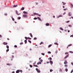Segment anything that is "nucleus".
Here are the masks:
<instances>
[{"label":"nucleus","instance_id":"1","mask_svg":"<svg viewBox=\"0 0 73 73\" xmlns=\"http://www.w3.org/2000/svg\"><path fill=\"white\" fill-rule=\"evenodd\" d=\"M33 14L34 15H37L38 16H39L40 17L41 16V15L39 14H38L36 13H34Z\"/></svg>","mask_w":73,"mask_h":73},{"label":"nucleus","instance_id":"2","mask_svg":"<svg viewBox=\"0 0 73 73\" xmlns=\"http://www.w3.org/2000/svg\"><path fill=\"white\" fill-rule=\"evenodd\" d=\"M23 17H24L25 18H27L28 17V15H23Z\"/></svg>","mask_w":73,"mask_h":73},{"label":"nucleus","instance_id":"3","mask_svg":"<svg viewBox=\"0 0 73 73\" xmlns=\"http://www.w3.org/2000/svg\"><path fill=\"white\" fill-rule=\"evenodd\" d=\"M3 45H7L8 44V43L6 42H3Z\"/></svg>","mask_w":73,"mask_h":73},{"label":"nucleus","instance_id":"4","mask_svg":"<svg viewBox=\"0 0 73 73\" xmlns=\"http://www.w3.org/2000/svg\"><path fill=\"white\" fill-rule=\"evenodd\" d=\"M69 55L68 54L65 57H64V59H66L67 58H68V57H69Z\"/></svg>","mask_w":73,"mask_h":73},{"label":"nucleus","instance_id":"5","mask_svg":"<svg viewBox=\"0 0 73 73\" xmlns=\"http://www.w3.org/2000/svg\"><path fill=\"white\" fill-rule=\"evenodd\" d=\"M64 64H68V62H67V61L66 60L64 62Z\"/></svg>","mask_w":73,"mask_h":73},{"label":"nucleus","instance_id":"6","mask_svg":"<svg viewBox=\"0 0 73 73\" xmlns=\"http://www.w3.org/2000/svg\"><path fill=\"white\" fill-rule=\"evenodd\" d=\"M72 44H70L69 45H68V46L67 47V48H68L69 47V46H72Z\"/></svg>","mask_w":73,"mask_h":73},{"label":"nucleus","instance_id":"7","mask_svg":"<svg viewBox=\"0 0 73 73\" xmlns=\"http://www.w3.org/2000/svg\"><path fill=\"white\" fill-rule=\"evenodd\" d=\"M37 19H39L40 21H42V20H41V18H40V17H38Z\"/></svg>","mask_w":73,"mask_h":73},{"label":"nucleus","instance_id":"8","mask_svg":"<svg viewBox=\"0 0 73 73\" xmlns=\"http://www.w3.org/2000/svg\"><path fill=\"white\" fill-rule=\"evenodd\" d=\"M16 13L17 15H20V14H18V13H17V10L16 11Z\"/></svg>","mask_w":73,"mask_h":73},{"label":"nucleus","instance_id":"9","mask_svg":"<svg viewBox=\"0 0 73 73\" xmlns=\"http://www.w3.org/2000/svg\"><path fill=\"white\" fill-rule=\"evenodd\" d=\"M13 58H14V56L13 55L12 56L11 59V61H12V60H13Z\"/></svg>","mask_w":73,"mask_h":73},{"label":"nucleus","instance_id":"10","mask_svg":"<svg viewBox=\"0 0 73 73\" xmlns=\"http://www.w3.org/2000/svg\"><path fill=\"white\" fill-rule=\"evenodd\" d=\"M68 16H72V15H71V14H70V13L69 12L68 13Z\"/></svg>","mask_w":73,"mask_h":73},{"label":"nucleus","instance_id":"11","mask_svg":"<svg viewBox=\"0 0 73 73\" xmlns=\"http://www.w3.org/2000/svg\"><path fill=\"white\" fill-rule=\"evenodd\" d=\"M70 7H71V8H73V4H70Z\"/></svg>","mask_w":73,"mask_h":73},{"label":"nucleus","instance_id":"12","mask_svg":"<svg viewBox=\"0 0 73 73\" xmlns=\"http://www.w3.org/2000/svg\"><path fill=\"white\" fill-rule=\"evenodd\" d=\"M39 64H41V62H39L37 63V65H39Z\"/></svg>","mask_w":73,"mask_h":73},{"label":"nucleus","instance_id":"13","mask_svg":"<svg viewBox=\"0 0 73 73\" xmlns=\"http://www.w3.org/2000/svg\"><path fill=\"white\" fill-rule=\"evenodd\" d=\"M17 7V5H13V7H14V8H15L16 7Z\"/></svg>","mask_w":73,"mask_h":73},{"label":"nucleus","instance_id":"14","mask_svg":"<svg viewBox=\"0 0 73 73\" xmlns=\"http://www.w3.org/2000/svg\"><path fill=\"white\" fill-rule=\"evenodd\" d=\"M19 72H20V70H17L16 71V73H19Z\"/></svg>","mask_w":73,"mask_h":73},{"label":"nucleus","instance_id":"15","mask_svg":"<svg viewBox=\"0 0 73 73\" xmlns=\"http://www.w3.org/2000/svg\"><path fill=\"white\" fill-rule=\"evenodd\" d=\"M23 12L24 14H27V12H26V11H23Z\"/></svg>","mask_w":73,"mask_h":73},{"label":"nucleus","instance_id":"16","mask_svg":"<svg viewBox=\"0 0 73 73\" xmlns=\"http://www.w3.org/2000/svg\"><path fill=\"white\" fill-rule=\"evenodd\" d=\"M46 26H49V24L48 23H46Z\"/></svg>","mask_w":73,"mask_h":73},{"label":"nucleus","instance_id":"17","mask_svg":"<svg viewBox=\"0 0 73 73\" xmlns=\"http://www.w3.org/2000/svg\"><path fill=\"white\" fill-rule=\"evenodd\" d=\"M29 34H30V36H31V37H33V35H32V33H30Z\"/></svg>","mask_w":73,"mask_h":73},{"label":"nucleus","instance_id":"18","mask_svg":"<svg viewBox=\"0 0 73 73\" xmlns=\"http://www.w3.org/2000/svg\"><path fill=\"white\" fill-rule=\"evenodd\" d=\"M50 64H53V61H52L51 60H50Z\"/></svg>","mask_w":73,"mask_h":73},{"label":"nucleus","instance_id":"19","mask_svg":"<svg viewBox=\"0 0 73 73\" xmlns=\"http://www.w3.org/2000/svg\"><path fill=\"white\" fill-rule=\"evenodd\" d=\"M11 18L13 21H15V19H14V18L13 17H12Z\"/></svg>","mask_w":73,"mask_h":73},{"label":"nucleus","instance_id":"20","mask_svg":"<svg viewBox=\"0 0 73 73\" xmlns=\"http://www.w3.org/2000/svg\"><path fill=\"white\" fill-rule=\"evenodd\" d=\"M24 10V7H23L21 9V10L23 11V10Z\"/></svg>","mask_w":73,"mask_h":73},{"label":"nucleus","instance_id":"21","mask_svg":"<svg viewBox=\"0 0 73 73\" xmlns=\"http://www.w3.org/2000/svg\"><path fill=\"white\" fill-rule=\"evenodd\" d=\"M25 44H27V40H25Z\"/></svg>","mask_w":73,"mask_h":73},{"label":"nucleus","instance_id":"22","mask_svg":"<svg viewBox=\"0 0 73 73\" xmlns=\"http://www.w3.org/2000/svg\"><path fill=\"white\" fill-rule=\"evenodd\" d=\"M65 67H66V68H67L68 67V65L67 64H65L64 65Z\"/></svg>","mask_w":73,"mask_h":73},{"label":"nucleus","instance_id":"23","mask_svg":"<svg viewBox=\"0 0 73 73\" xmlns=\"http://www.w3.org/2000/svg\"><path fill=\"white\" fill-rule=\"evenodd\" d=\"M54 44H55V45H58V44L57 43H54Z\"/></svg>","mask_w":73,"mask_h":73},{"label":"nucleus","instance_id":"24","mask_svg":"<svg viewBox=\"0 0 73 73\" xmlns=\"http://www.w3.org/2000/svg\"><path fill=\"white\" fill-rule=\"evenodd\" d=\"M60 17H62V16L61 15H60L58 17V18H59Z\"/></svg>","mask_w":73,"mask_h":73},{"label":"nucleus","instance_id":"25","mask_svg":"<svg viewBox=\"0 0 73 73\" xmlns=\"http://www.w3.org/2000/svg\"><path fill=\"white\" fill-rule=\"evenodd\" d=\"M52 46V44H50L49 45H48V47L50 48V46Z\"/></svg>","mask_w":73,"mask_h":73},{"label":"nucleus","instance_id":"26","mask_svg":"<svg viewBox=\"0 0 73 73\" xmlns=\"http://www.w3.org/2000/svg\"><path fill=\"white\" fill-rule=\"evenodd\" d=\"M37 72H38V73H40V72H41V71L40 70H38L37 71Z\"/></svg>","mask_w":73,"mask_h":73},{"label":"nucleus","instance_id":"27","mask_svg":"<svg viewBox=\"0 0 73 73\" xmlns=\"http://www.w3.org/2000/svg\"><path fill=\"white\" fill-rule=\"evenodd\" d=\"M60 29L61 30H62V31H63L64 30V29H62V28H60Z\"/></svg>","mask_w":73,"mask_h":73},{"label":"nucleus","instance_id":"28","mask_svg":"<svg viewBox=\"0 0 73 73\" xmlns=\"http://www.w3.org/2000/svg\"><path fill=\"white\" fill-rule=\"evenodd\" d=\"M70 22V21H68L66 22V23H69Z\"/></svg>","mask_w":73,"mask_h":73},{"label":"nucleus","instance_id":"29","mask_svg":"<svg viewBox=\"0 0 73 73\" xmlns=\"http://www.w3.org/2000/svg\"><path fill=\"white\" fill-rule=\"evenodd\" d=\"M6 47L7 49H9V46H8V45H7Z\"/></svg>","mask_w":73,"mask_h":73},{"label":"nucleus","instance_id":"30","mask_svg":"<svg viewBox=\"0 0 73 73\" xmlns=\"http://www.w3.org/2000/svg\"><path fill=\"white\" fill-rule=\"evenodd\" d=\"M65 71L66 72H68V69H67V68L65 69Z\"/></svg>","mask_w":73,"mask_h":73},{"label":"nucleus","instance_id":"31","mask_svg":"<svg viewBox=\"0 0 73 73\" xmlns=\"http://www.w3.org/2000/svg\"><path fill=\"white\" fill-rule=\"evenodd\" d=\"M69 54V52H66L65 53V54Z\"/></svg>","mask_w":73,"mask_h":73},{"label":"nucleus","instance_id":"32","mask_svg":"<svg viewBox=\"0 0 73 73\" xmlns=\"http://www.w3.org/2000/svg\"><path fill=\"white\" fill-rule=\"evenodd\" d=\"M34 40H37V38L36 37H35L34 38Z\"/></svg>","mask_w":73,"mask_h":73},{"label":"nucleus","instance_id":"33","mask_svg":"<svg viewBox=\"0 0 73 73\" xmlns=\"http://www.w3.org/2000/svg\"><path fill=\"white\" fill-rule=\"evenodd\" d=\"M7 65H9V66L11 65V64H10L9 63H8V64H7Z\"/></svg>","mask_w":73,"mask_h":73},{"label":"nucleus","instance_id":"34","mask_svg":"<svg viewBox=\"0 0 73 73\" xmlns=\"http://www.w3.org/2000/svg\"><path fill=\"white\" fill-rule=\"evenodd\" d=\"M34 66H35L36 67H38V66L37 65H34Z\"/></svg>","mask_w":73,"mask_h":73},{"label":"nucleus","instance_id":"35","mask_svg":"<svg viewBox=\"0 0 73 73\" xmlns=\"http://www.w3.org/2000/svg\"><path fill=\"white\" fill-rule=\"evenodd\" d=\"M20 45H22V44H23V42H21L20 44Z\"/></svg>","mask_w":73,"mask_h":73},{"label":"nucleus","instance_id":"36","mask_svg":"<svg viewBox=\"0 0 73 73\" xmlns=\"http://www.w3.org/2000/svg\"><path fill=\"white\" fill-rule=\"evenodd\" d=\"M48 53H49V54H51V52L50 51H48Z\"/></svg>","mask_w":73,"mask_h":73},{"label":"nucleus","instance_id":"37","mask_svg":"<svg viewBox=\"0 0 73 73\" xmlns=\"http://www.w3.org/2000/svg\"><path fill=\"white\" fill-rule=\"evenodd\" d=\"M49 59L50 60H52V59L51 58H48V60H49Z\"/></svg>","mask_w":73,"mask_h":73},{"label":"nucleus","instance_id":"38","mask_svg":"<svg viewBox=\"0 0 73 73\" xmlns=\"http://www.w3.org/2000/svg\"><path fill=\"white\" fill-rule=\"evenodd\" d=\"M25 39L26 40H28V37L27 38V37L26 36L25 37Z\"/></svg>","mask_w":73,"mask_h":73},{"label":"nucleus","instance_id":"39","mask_svg":"<svg viewBox=\"0 0 73 73\" xmlns=\"http://www.w3.org/2000/svg\"><path fill=\"white\" fill-rule=\"evenodd\" d=\"M41 54H42V55H43V56H44V55H45V54H44V53H42Z\"/></svg>","mask_w":73,"mask_h":73},{"label":"nucleus","instance_id":"40","mask_svg":"<svg viewBox=\"0 0 73 73\" xmlns=\"http://www.w3.org/2000/svg\"><path fill=\"white\" fill-rule=\"evenodd\" d=\"M14 47L15 48H17V45H15L14 46Z\"/></svg>","mask_w":73,"mask_h":73},{"label":"nucleus","instance_id":"41","mask_svg":"<svg viewBox=\"0 0 73 73\" xmlns=\"http://www.w3.org/2000/svg\"><path fill=\"white\" fill-rule=\"evenodd\" d=\"M9 49H7L6 50V52H8V51H9Z\"/></svg>","mask_w":73,"mask_h":73},{"label":"nucleus","instance_id":"42","mask_svg":"<svg viewBox=\"0 0 73 73\" xmlns=\"http://www.w3.org/2000/svg\"><path fill=\"white\" fill-rule=\"evenodd\" d=\"M28 39H29V40H31V38L28 37Z\"/></svg>","mask_w":73,"mask_h":73},{"label":"nucleus","instance_id":"43","mask_svg":"<svg viewBox=\"0 0 73 73\" xmlns=\"http://www.w3.org/2000/svg\"><path fill=\"white\" fill-rule=\"evenodd\" d=\"M28 42H30V43H31L32 42L30 40H29Z\"/></svg>","mask_w":73,"mask_h":73},{"label":"nucleus","instance_id":"44","mask_svg":"<svg viewBox=\"0 0 73 73\" xmlns=\"http://www.w3.org/2000/svg\"><path fill=\"white\" fill-rule=\"evenodd\" d=\"M52 71H53V70L52 69H50V72H52Z\"/></svg>","mask_w":73,"mask_h":73},{"label":"nucleus","instance_id":"45","mask_svg":"<svg viewBox=\"0 0 73 73\" xmlns=\"http://www.w3.org/2000/svg\"><path fill=\"white\" fill-rule=\"evenodd\" d=\"M37 18L35 17L34 18V20H37Z\"/></svg>","mask_w":73,"mask_h":73},{"label":"nucleus","instance_id":"46","mask_svg":"<svg viewBox=\"0 0 73 73\" xmlns=\"http://www.w3.org/2000/svg\"><path fill=\"white\" fill-rule=\"evenodd\" d=\"M30 66L31 68H32V65H30Z\"/></svg>","mask_w":73,"mask_h":73},{"label":"nucleus","instance_id":"47","mask_svg":"<svg viewBox=\"0 0 73 73\" xmlns=\"http://www.w3.org/2000/svg\"><path fill=\"white\" fill-rule=\"evenodd\" d=\"M43 44V42H40V45H41V44Z\"/></svg>","mask_w":73,"mask_h":73},{"label":"nucleus","instance_id":"48","mask_svg":"<svg viewBox=\"0 0 73 73\" xmlns=\"http://www.w3.org/2000/svg\"><path fill=\"white\" fill-rule=\"evenodd\" d=\"M64 11H66V10H67V9H63Z\"/></svg>","mask_w":73,"mask_h":73},{"label":"nucleus","instance_id":"49","mask_svg":"<svg viewBox=\"0 0 73 73\" xmlns=\"http://www.w3.org/2000/svg\"><path fill=\"white\" fill-rule=\"evenodd\" d=\"M70 37H73V35H70Z\"/></svg>","mask_w":73,"mask_h":73},{"label":"nucleus","instance_id":"50","mask_svg":"<svg viewBox=\"0 0 73 73\" xmlns=\"http://www.w3.org/2000/svg\"><path fill=\"white\" fill-rule=\"evenodd\" d=\"M18 19L19 20H20L21 19V17H18Z\"/></svg>","mask_w":73,"mask_h":73},{"label":"nucleus","instance_id":"51","mask_svg":"<svg viewBox=\"0 0 73 73\" xmlns=\"http://www.w3.org/2000/svg\"><path fill=\"white\" fill-rule=\"evenodd\" d=\"M36 71H37L38 70V69L37 68H36Z\"/></svg>","mask_w":73,"mask_h":73},{"label":"nucleus","instance_id":"52","mask_svg":"<svg viewBox=\"0 0 73 73\" xmlns=\"http://www.w3.org/2000/svg\"><path fill=\"white\" fill-rule=\"evenodd\" d=\"M58 52V51L57 50L55 52L56 53H57Z\"/></svg>","mask_w":73,"mask_h":73},{"label":"nucleus","instance_id":"53","mask_svg":"<svg viewBox=\"0 0 73 73\" xmlns=\"http://www.w3.org/2000/svg\"><path fill=\"white\" fill-rule=\"evenodd\" d=\"M4 15H5V16H7V13H5V14Z\"/></svg>","mask_w":73,"mask_h":73},{"label":"nucleus","instance_id":"54","mask_svg":"<svg viewBox=\"0 0 73 73\" xmlns=\"http://www.w3.org/2000/svg\"><path fill=\"white\" fill-rule=\"evenodd\" d=\"M49 62H47L46 64H49Z\"/></svg>","mask_w":73,"mask_h":73},{"label":"nucleus","instance_id":"55","mask_svg":"<svg viewBox=\"0 0 73 73\" xmlns=\"http://www.w3.org/2000/svg\"><path fill=\"white\" fill-rule=\"evenodd\" d=\"M40 61H41V62H42L43 60H42V59H41L40 60Z\"/></svg>","mask_w":73,"mask_h":73},{"label":"nucleus","instance_id":"56","mask_svg":"<svg viewBox=\"0 0 73 73\" xmlns=\"http://www.w3.org/2000/svg\"><path fill=\"white\" fill-rule=\"evenodd\" d=\"M20 72H21V73H22V72H23V70H21L20 71Z\"/></svg>","mask_w":73,"mask_h":73},{"label":"nucleus","instance_id":"57","mask_svg":"<svg viewBox=\"0 0 73 73\" xmlns=\"http://www.w3.org/2000/svg\"><path fill=\"white\" fill-rule=\"evenodd\" d=\"M60 72H62V70L61 69H60Z\"/></svg>","mask_w":73,"mask_h":73},{"label":"nucleus","instance_id":"58","mask_svg":"<svg viewBox=\"0 0 73 73\" xmlns=\"http://www.w3.org/2000/svg\"><path fill=\"white\" fill-rule=\"evenodd\" d=\"M73 72V70H72L71 71V73H72V72Z\"/></svg>","mask_w":73,"mask_h":73},{"label":"nucleus","instance_id":"59","mask_svg":"<svg viewBox=\"0 0 73 73\" xmlns=\"http://www.w3.org/2000/svg\"><path fill=\"white\" fill-rule=\"evenodd\" d=\"M63 5H65V4H66V3H63Z\"/></svg>","mask_w":73,"mask_h":73},{"label":"nucleus","instance_id":"60","mask_svg":"<svg viewBox=\"0 0 73 73\" xmlns=\"http://www.w3.org/2000/svg\"><path fill=\"white\" fill-rule=\"evenodd\" d=\"M0 37L1 38L2 37V36L0 35Z\"/></svg>","mask_w":73,"mask_h":73},{"label":"nucleus","instance_id":"61","mask_svg":"<svg viewBox=\"0 0 73 73\" xmlns=\"http://www.w3.org/2000/svg\"><path fill=\"white\" fill-rule=\"evenodd\" d=\"M66 14V12H64L63 14V15H65V14Z\"/></svg>","mask_w":73,"mask_h":73},{"label":"nucleus","instance_id":"62","mask_svg":"<svg viewBox=\"0 0 73 73\" xmlns=\"http://www.w3.org/2000/svg\"><path fill=\"white\" fill-rule=\"evenodd\" d=\"M63 8H65V6H63Z\"/></svg>","mask_w":73,"mask_h":73},{"label":"nucleus","instance_id":"63","mask_svg":"<svg viewBox=\"0 0 73 73\" xmlns=\"http://www.w3.org/2000/svg\"><path fill=\"white\" fill-rule=\"evenodd\" d=\"M68 26H69V27H71V26L70 25H69Z\"/></svg>","mask_w":73,"mask_h":73},{"label":"nucleus","instance_id":"64","mask_svg":"<svg viewBox=\"0 0 73 73\" xmlns=\"http://www.w3.org/2000/svg\"><path fill=\"white\" fill-rule=\"evenodd\" d=\"M12 73H15V72L13 71V72H12Z\"/></svg>","mask_w":73,"mask_h":73}]
</instances>
